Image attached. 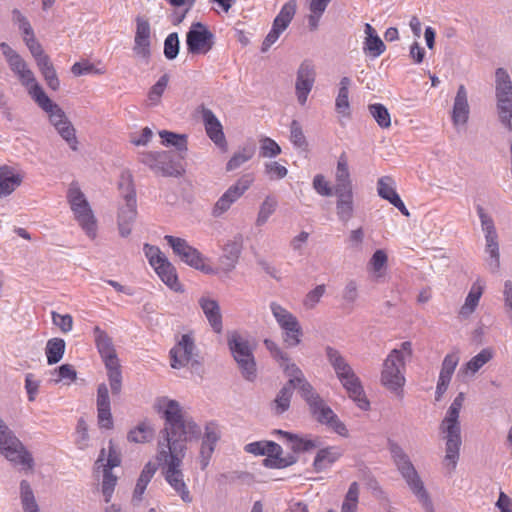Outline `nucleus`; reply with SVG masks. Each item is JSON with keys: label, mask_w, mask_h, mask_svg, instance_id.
I'll use <instances>...</instances> for the list:
<instances>
[{"label": "nucleus", "mask_w": 512, "mask_h": 512, "mask_svg": "<svg viewBox=\"0 0 512 512\" xmlns=\"http://www.w3.org/2000/svg\"><path fill=\"white\" fill-rule=\"evenodd\" d=\"M253 182V174H245L240 177L234 185L229 187L223 195L234 203L249 189Z\"/></svg>", "instance_id": "nucleus-39"}, {"label": "nucleus", "mask_w": 512, "mask_h": 512, "mask_svg": "<svg viewBox=\"0 0 512 512\" xmlns=\"http://www.w3.org/2000/svg\"><path fill=\"white\" fill-rule=\"evenodd\" d=\"M276 206H277V201L274 198L266 197V199L262 203L259 213H258V217H257V221H256L257 225H259V226L263 225L268 220L270 215L273 214V212L276 209Z\"/></svg>", "instance_id": "nucleus-60"}, {"label": "nucleus", "mask_w": 512, "mask_h": 512, "mask_svg": "<svg viewBox=\"0 0 512 512\" xmlns=\"http://www.w3.org/2000/svg\"><path fill=\"white\" fill-rule=\"evenodd\" d=\"M133 52L145 61L151 56V28L148 20L143 17L136 19Z\"/></svg>", "instance_id": "nucleus-19"}, {"label": "nucleus", "mask_w": 512, "mask_h": 512, "mask_svg": "<svg viewBox=\"0 0 512 512\" xmlns=\"http://www.w3.org/2000/svg\"><path fill=\"white\" fill-rule=\"evenodd\" d=\"M297 8L296 0H289L286 2L276 18L273 21V26L279 29L280 31H284L292 21Z\"/></svg>", "instance_id": "nucleus-37"}, {"label": "nucleus", "mask_w": 512, "mask_h": 512, "mask_svg": "<svg viewBox=\"0 0 512 512\" xmlns=\"http://www.w3.org/2000/svg\"><path fill=\"white\" fill-rule=\"evenodd\" d=\"M71 72L76 77L90 74L103 75L106 73V68L100 61L91 63L88 60H81L71 67Z\"/></svg>", "instance_id": "nucleus-40"}, {"label": "nucleus", "mask_w": 512, "mask_h": 512, "mask_svg": "<svg viewBox=\"0 0 512 512\" xmlns=\"http://www.w3.org/2000/svg\"><path fill=\"white\" fill-rule=\"evenodd\" d=\"M459 362V356L457 353L447 354L442 362L440 371V377L451 380L452 375L455 371Z\"/></svg>", "instance_id": "nucleus-58"}, {"label": "nucleus", "mask_w": 512, "mask_h": 512, "mask_svg": "<svg viewBox=\"0 0 512 512\" xmlns=\"http://www.w3.org/2000/svg\"><path fill=\"white\" fill-rule=\"evenodd\" d=\"M276 433L286 439L287 443L290 445V448L294 452L310 451L318 447L317 440L308 437H300L296 434H292L283 430H277Z\"/></svg>", "instance_id": "nucleus-33"}, {"label": "nucleus", "mask_w": 512, "mask_h": 512, "mask_svg": "<svg viewBox=\"0 0 512 512\" xmlns=\"http://www.w3.org/2000/svg\"><path fill=\"white\" fill-rule=\"evenodd\" d=\"M159 136L165 146H174L178 150L187 149V141L185 135L176 134L166 130L160 131Z\"/></svg>", "instance_id": "nucleus-54"}, {"label": "nucleus", "mask_w": 512, "mask_h": 512, "mask_svg": "<svg viewBox=\"0 0 512 512\" xmlns=\"http://www.w3.org/2000/svg\"><path fill=\"white\" fill-rule=\"evenodd\" d=\"M20 492L24 512H40L39 507L35 501L33 491L28 481H21Z\"/></svg>", "instance_id": "nucleus-47"}, {"label": "nucleus", "mask_w": 512, "mask_h": 512, "mask_svg": "<svg viewBox=\"0 0 512 512\" xmlns=\"http://www.w3.org/2000/svg\"><path fill=\"white\" fill-rule=\"evenodd\" d=\"M20 83L27 89L30 97L37 105H50V98L46 95L43 88L36 81L34 73L28 68L18 76Z\"/></svg>", "instance_id": "nucleus-26"}, {"label": "nucleus", "mask_w": 512, "mask_h": 512, "mask_svg": "<svg viewBox=\"0 0 512 512\" xmlns=\"http://www.w3.org/2000/svg\"><path fill=\"white\" fill-rule=\"evenodd\" d=\"M266 450H264V455L267 458L264 460L265 465L273 468H283L286 467L289 463L281 457L282 448L279 444L267 441Z\"/></svg>", "instance_id": "nucleus-36"}, {"label": "nucleus", "mask_w": 512, "mask_h": 512, "mask_svg": "<svg viewBox=\"0 0 512 512\" xmlns=\"http://www.w3.org/2000/svg\"><path fill=\"white\" fill-rule=\"evenodd\" d=\"M201 113L208 137L223 151H227V142L220 121L208 108L203 107Z\"/></svg>", "instance_id": "nucleus-24"}, {"label": "nucleus", "mask_w": 512, "mask_h": 512, "mask_svg": "<svg viewBox=\"0 0 512 512\" xmlns=\"http://www.w3.org/2000/svg\"><path fill=\"white\" fill-rule=\"evenodd\" d=\"M157 471V467L154 463L148 462L142 469L140 476L137 480L135 489H134V497L137 499H141L144 494L147 485L153 478Z\"/></svg>", "instance_id": "nucleus-42"}, {"label": "nucleus", "mask_w": 512, "mask_h": 512, "mask_svg": "<svg viewBox=\"0 0 512 512\" xmlns=\"http://www.w3.org/2000/svg\"><path fill=\"white\" fill-rule=\"evenodd\" d=\"M179 53V37L176 32L170 33L164 41V55L168 60H173Z\"/></svg>", "instance_id": "nucleus-59"}, {"label": "nucleus", "mask_w": 512, "mask_h": 512, "mask_svg": "<svg viewBox=\"0 0 512 512\" xmlns=\"http://www.w3.org/2000/svg\"><path fill=\"white\" fill-rule=\"evenodd\" d=\"M144 253L149 264L154 268L162 282L175 292H183V286L178 279L176 268L160 249L156 246L145 244Z\"/></svg>", "instance_id": "nucleus-12"}, {"label": "nucleus", "mask_w": 512, "mask_h": 512, "mask_svg": "<svg viewBox=\"0 0 512 512\" xmlns=\"http://www.w3.org/2000/svg\"><path fill=\"white\" fill-rule=\"evenodd\" d=\"M93 334L96 348L107 370L111 392L118 395L122 389V373L112 338L99 326L94 327Z\"/></svg>", "instance_id": "nucleus-7"}, {"label": "nucleus", "mask_w": 512, "mask_h": 512, "mask_svg": "<svg viewBox=\"0 0 512 512\" xmlns=\"http://www.w3.org/2000/svg\"><path fill=\"white\" fill-rule=\"evenodd\" d=\"M337 196L336 210L339 219L348 222L353 216V191H341L335 193Z\"/></svg>", "instance_id": "nucleus-34"}, {"label": "nucleus", "mask_w": 512, "mask_h": 512, "mask_svg": "<svg viewBox=\"0 0 512 512\" xmlns=\"http://www.w3.org/2000/svg\"><path fill=\"white\" fill-rule=\"evenodd\" d=\"M12 21L15 25L18 26V29L22 32L23 39L35 35L30 22L28 21L26 16L22 14L20 10H12Z\"/></svg>", "instance_id": "nucleus-56"}, {"label": "nucleus", "mask_w": 512, "mask_h": 512, "mask_svg": "<svg viewBox=\"0 0 512 512\" xmlns=\"http://www.w3.org/2000/svg\"><path fill=\"white\" fill-rule=\"evenodd\" d=\"M228 345L243 377L250 381L254 380L256 364L248 342L241 335L233 332L228 337Z\"/></svg>", "instance_id": "nucleus-13"}, {"label": "nucleus", "mask_w": 512, "mask_h": 512, "mask_svg": "<svg viewBox=\"0 0 512 512\" xmlns=\"http://www.w3.org/2000/svg\"><path fill=\"white\" fill-rule=\"evenodd\" d=\"M465 400V394L460 392L447 410L440 424V431L446 440V454L443 460L445 469L450 473L457 465L461 447L459 414Z\"/></svg>", "instance_id": "nucleus-4"}, {"label": "nucleus", "mask_w": 512, "mask_h": 512, "mask_svg": "<svg viewBox=\"0 0 512 512\" xmlns=\"http://www.w3.org/2000/svg\"><path fill=\"white\" fill-rule=\"evenodd\" d=\"M405 362L398 351H391L384 360L381 371V384L397 397H403L405 385Z\"/></svg>", "instance_id": "nucleus-11"}, {"label": "nucleus", "mask_w": 512, "mask_h": 512, "mask_svg": "<svg viewBox=\"0 0 512 512\" xmlns=\"http://www.w3.org/2000/svg\"><path fill=\"white\" fill-rule=\"evenodd\" d=\"M196 355V346L190 334H183L170 350L171 366L179 369L190 364Z\"/></svg>", "instance_id": "nucleus-17"}, {"label": "nucleus", "mask_w": 512, "mask_h": 512, "mask_svg": "<svg viewBox=\"0 0 512 512\" xmlns=\"http://www.w3.org/2000/svg\"><path fill=\"white\" fill-rule=\"evenodd\" d=\"M20 172L8 165L0 166V198L11 195L22 183Z\"/></svg>", "instance_id": "nucleus-27"}, {"label": "nucleus", "mask_w": 512, "mask_h": 512, "mask_svg": "<svg viewBox=\"0 0 512 512\" xmlns=\"http://www.w3.org/2000/svg\"><path fill=\"white\" fill-rule=\"evenodd\" d=\"M48 115L51 124L58 133L64 138V111L50 99V105H38Z\"/></svg>", "instance_id": "nucleus-43"}, {"label": "nucleus", "mask_w": 512, "mask_h": 512, "mask_svg": "<svg viewBox=\"0 0 512 512\" xmlns=\"http://www.w3.org/2000/svg\"><path fill=\"white\" fill-rule=\"evenodd\" d=\"M165 240L173 249V252L187 265L202 271L206 274H215L216 270L205 262V258L194 247L190 246L186 240L166 235Z\"/></svg>", "instance_id": "nucleus-15"}, {"label": "nucleus", "mask_w": 512, "mask_h": 512, "mask_svg": "<svg viewBox=\"0 0 512 512\" xmlns=\"http://www.w3.org/2000/svg\"><path fill=\"white\" fill-rule=\"evenodd\" d=\"M492 358V349H482L477 355H475L465 364V366L461 369V372L473 375L477 371H479L486 363H488Z\"/></svg>", "instance_id": "nucleus-38"}, {"label": "nucleus", "mask_w": 512, "mask_h": 512, "mask_svg": "<svg viewBox=\"0 0 512 512\" xmlns=\"http://www.w3.org/2000/svg\"><path fill=\"white\" fill-rule=\"evenodd\" d=\"M199 305L203 310L209 324L213 328L216 333L222 332V316L220 312V307L217 301L213 299H209L206 297H202L199 300Z\"/></svg>", "instance_id": "nucleus-30"}, {"label": "nucleus", "mask_w": 512, "mask_h": 512, "mask_svg": "<svg viewBox=\"0 0 512 512\" xmlns=\"http://www.w3.org/2000/svg\"><path fill=\"white\" fill-rule=\"evenodd\" d=\"M271 311L281 329L291 326L292 328L296 327L297 318L281 305L272 303Z\"/></svg>", "instance_id": "nucleus-44"}, {"label": "nucleus", "mask_w": 512, "mask_h": 512, "mask_svg": "<svg viewBox=\"0 0 512 512\" xmlns=\"http://www.w3.org/2000/svg\"><path fill=\"white\" fill-rule=\"evenodd\" d=\"M37 65H38L39 70L41 71L44 79L46 80L47 85L51 89L56 90L59 87L60 83L56 76L55 69H54L49 57L46 59H42V60L40 59L39 63Z\"/></svg>", "instance_id": "nucleus-50"}, {"label": "nucleus", "mask_w": 512, "mask_h": 512, "mask_svg": "<svg viewBox=\"0 0 512 512\" xmlns=\"http://www.w3.org/2000/svg\"><path fill=\"white\" fill-rule=\"evenodd\" d=\"M335 181V193L352 190V182L349 172V158L345 151H343L338 157L335 171Z\"/></svg>", "instance_id": "nucleus-28"}, {"label": "nucleus", "mask_w": 512, "mask_h": 512, "mask_svg": "<svg viewBox=\"0 0 512 512\" xmlns=\"http://www.w3.org/2000/svg\"><path fill=\"white\" fill-rule=\"evenodd\" d=\"M469 116V105L467 101V92L463 85L458 88L455 97L452 120L455 125L465 124Z\"/></svg>", "instance_id": "nucleus-31"}, {"label": "nucleus", "mask_w": 512, "mask_h": 512, "mask_svg": "<svg viewBox=\"0 0 512 512\" xmlns=\"http://www.w3.org/2000/svg\"><path fill=\"white\" fill-rule=\"evenodd\" d=\"M121 464V454L113 444L109 441L108 450L103 448L100 451L99 457L95 463L97 469L102 468L103 480L101 485V492L106 502H110L117 485V476L112 473L114 467Z\"/></svg>", "instance_id": "nucleus-10"}, {"label": "nucleus", "mask_w": 512, "mask_h": 512, "mask_svg": "<svg viewBox=\"0 0 512 512\" xmlns=\"http://www.w3.org/2000/svg\"><path fill=\"white\" fill-rule=\"evenodd\" d=\"M359 498V485L357 482H353L343 501L341 512H356Z\"/></svg>", "instance_id": "nucleus-53"}, {"label": "nucleus", "mask_w": 512, "mask_h": 512, "mask_svg": "<svg viewBox=\"0 0 512 512\" xmlns=\"http://www.w3.org/2000/svg\"><path fill=\"white\" fill-rule=\"evenodd\" d=\"M387 263V253L382 249L376 250L368 262V270L373 279L378 280L385 275Z\"/></svg>", "instance_id": "nucleus-35"}, {"label": "nucleus", "mask_w": 512, "mask_h": 512, "mask_svg": "<svg viewBox=\"0 0 512 512\" xmlns=\"http://www.w3.org/2000/svg\"><path fill=\"white\" fill-rule=\"evenodd\" d=\"M342 456V450L336 446L320 449L313 462L316 471H322L333 465Z\"/></svg>", "instance_id": "nucleus-32"}, {"label": "nucleus", "mask_w": 512, "mask_h": 512, "mask_svg": "<svg viewBox=\"0 0 512 512\" xmlns=\"http://www.w3.org/2000/svg\"><path fill=\"white\" fill-rule=\"evenodd\" d=\"M497 108L501 122L512 130V83L508 73L499 68L496 71Z\"/></svg>", "instance_id": "nucleus-14"}, {"label": "nucleus", "mask_w": 512, "mask_h": 512, "mask_svg": "<svg viewBox=\"0 0 512 512\" xmlns=\"http://www.w3.org/2000/svg\"><path fill=\"white\" fill-rule=\"evenodd\" d=\"M478 215L481 220L482 229L485 233L486 239V252L492 258L491 266L497 270L500 266L499 244L498 235L494 226V222L485 212L484 209L478 208Z\"/></svg>", "instance_id": "nucleus-18"}, {"label": "nucleus", "mask_w": 512, "mask_h": 512, "mask_svg": "<svg viewBox=\"0 0 512 512\" xmlns=\"http://www.w3.org/2000/svg\"><path fill=\"white\" fill-rule=\"evenodd\" d=\"M349 85L350 79L348 77H343L340 81V88L338 92V96L335 101L336 111L343 116L350 115V104H349Z\"/></svg>", "instance_id": "nucleus-41"}, {"label": "nucleus", "mask_w": 512, "mask_h": 512, "mask_svg": "<svg viewBox=\"0 0 512 512\" xmlns=\"http://www.w3.org/2000/svg\"><path fill=\"white\" fill-rule=\"evenodd\" d=\"M153 430L145 423L139 424L128 434V440L135 443H144L152 438Z\"/></svg>", "instance_id": "nucleus-55"}, {"label": "nucleus", "mask_w": 512, "mask_h": 512, "mask_svg": "<svg viewBox=\"0 0 512 512\" xmlns=\"http://www.w3.org/2000/svg\"><path fill=\"white\" fill-rule=\"evenodd\" d=\"M169 82L167 74L162 75L159 80L150 88L147 94V102L150 106H156L160 103Z\"/></svg>", "instance_id": "nucleus-46"}, {"label": "nucleus", "mask_w": 512, "mask_h": 512, "mask_svg": "<svg viewBox=\"0 0 512 512\" xmlns=\"http://www.w3.org/2000/svg\"><path fill=\"white\" fill-rule=\"evenodd\" d=\"M96 406L99 426L105 429H112L113 418L111 414V402L108 387L105 383L98 385Z\"/></svg>", "instance_id": "nucleus-22"}, {"label": "nucleus", "mask_w": 512, "mask_h": 512, "mask_svg": "<svg viewBox=\"0 0 512 512\" xmlns=\"http://www.w3.org/2000/svg\"><path fill=\"white\" fill-rule=\"evenodd\" d=\"M377 191L380 197L389 201L395 206L403 215L409 216V211L396 192L395 182L390 176H383L378 179Z\"/></svg>", "instance_id": "nucleus-25"}, {"label": "nucleus", "mask_w": 512, "mask_h": 512, "mask_svg": "<svg viewBox=\"0 0 512 512\" xmlns=\"http://www.w3.org/2000/svg\"><path fill=\"white\" fill-rule=\"evenodd\" d=\"M186 45L191 54H207L214 45V35L206 25L193 23L186 34Z\"/></svg>", "instance_id": "nucleus-16"}, {"label": "nucleus", "mask_w": 512, "mask_h": 512, "mask_svg": "<svg viewBox=\"0 0 512 512\" xmlns=\"http://www.w3.org/2000/svg\"><path fill=\"white\" fill-rule=\"evenodd\" d=\"M254 155L253 148H243L241 151L235 153L228 161L226 169L232 171L240 167L242 164L250 160Z\"/></svg>", "instance_id": "nucleus-57"}, {"label": "nucleus", "mask_w": 512, "mask_h": 512, "mask_svg": "<svg viewBox=\"0 0 512 512\" xmlns=\"http://www.w3.org/2000/svg\"><path fill=\"white\" fill-rule=\"evenodd\" d=\"M369 111L381 128L390 127L391 117L384 105L380 103L371 104L369 105Z\"/></svg>", "instance_id": "nucleus-52"}, {"label": "nucleus", "mask_w": 512, "mask_h": 512, "mask_svg": "<svg viewBox=\"0 0 512 512\" xmlns=\"http://www.w3.org/2000/svg\"><path fill=\"white\" fill-rule=\"evenodd\" d=\"M125 205L120 209L118 216V227L121 236L127 237L131 233V224L137 215L136 194L129 184L127 193L124 195Z\"/></svg>", "instance_id": "nucleus-20"}, {"label": "nucleus", "mask_w": 512, "mask_h": 512, "mask_svg": "<svg viewBox=\"0 0 512 512\" xmlns=\"http://www.w3.org/2000/svg\"><path fill=\"white\" fill-rule=\"evenodd\" d=\"M284 342L288 347H295L301 342L302 329L299 322H296V327L283 328Z\"/></svg>", "instance_id": "nucleus-62"}, {"label": "nucleus", "mask_w": 512, "mask_h": 512, "mask_svg": "<svg viewBox=\"0 0 512 512\" xmlns=\"http://www.w3.org/2000/svg\"><path fill=\"white\" fill-rule=\"evenodd\" d=\"M330 1L331 0H310L309 9L311 14L309 15L308 23L311 30L317 29L319 20Z\"/></svg>", "instance_id": "nucleus-48"}, {"label": "nucleus", "mask_w": 512, "mask_h": 512, "mask_svg": "<svg viewBox=\"0 0 512 512\" xmlns=\"http://www.w3.org/2000/svg\"><path fill=\"white\" fill-rule=\"evenodd\" d=\"M326 287L324 284L316 286L313 290H311L304 299V306L308 309L314 308L320 301L321 297L324 295Z\"/></svg>", "instance_id": "nucleus-63"}, {"label": "nucleus", "mask_w": 512, "mask_h": 512, "mask_svg": "<svg viewBox=\"0 0 512 512\" xmlns=\"http://www.w3.org/2000/svg\"><path fill=\"white\" fill-rule=\"evenodd\" d=\"M0 454L23 471H32L34 459L24 444L0 418Z\"/></svg>", "instance_id": "nucleus-8"}, {"label": "nucleus", "mask_w": 512, "mask_h": 512, "mask_svg": "<svg viewBox=\"0 0 512 512\" xmlns=\"http://www.w3.org/2000/svg\"><path fill=\"white\" fill-rule=\"evenodd\" d=\"M285 374L290 377V383L299 387L302 397L309 404L311 413L318 422L328 425L337 434L347 437L348 430L343 422H341L332 409L325 404L323 399L313 391L312 386L305 380L300 368L296 365H288L285 368Z\"/></svg>", "instance_id": "nucleus-2"}, {"label": "nucleus", "mask_w": 512, "mask_h": 512, "mask_svg": "<svg viewBox=\"0 0 512 512\" xmlns=\"http://www.w3.org/2000/svg\"><path fill=\"white\" fill-rule=\"evenodd\" d=\"M484 291V284L481 280L475 281L466 296L464 304L459 309L460 318H468L476 310Z\"/></svg>", "instance_id": "nucleus-29"}, {"label": "nucleus", "mask_w": 512, "mask_h": 512, "mask_svg": "<svg viewBox=\"0 0 512 512\" xmlns=\"http://www.w3.org/2000/svg\"><path fill=\"white\" fill-rule=\"evenodd\" d=\"M391 454L394 462L398 467V470L402 474L403 478L406 480L412 492L422 503L425 510L427 512H433V506L429 498V495L426 489L424 488L423 482L420 479L413 464L410 462L408 456L399 446L395 444L391 446Z\"/></svg>", "instance_id": "nucleus-9"}, {"label": "nucleus", "mask_w": 512, "mask_h": 512, "mask_svg": "<svg viewBox=\"0 0 512 512\" xmlns=\"http://www.w3.org/2000/svg\"><path fill=\"white\" fill-rule=\"evenodd\" d=\"M386 46L378 35L371 38H365L363 42V51L366 55L377 58L384 53Z\"/></svg>", "instance_id": "nucleus-51"}, {"label": "nucleus", "mask_w": 512, "mask_h": 512, "mask_svg": "<svg viewBox=\"0 0 512 512\" xmlns=\"http://www.w3.org/2000/svg\"><path fill=\"white\" fill-rule=\"evenodd\" d=\"M260 155L264 158L276 157L281 153L280 146L271 138L261 139Z\"/></svg>", "instance_id": "nucleus-61"}, {"label": "nucleus", "mask_w": 512, "mask_h": 512, "mask_svg": "<svg viewBox=\"0 0 512 512\" xmlns=\"http://www.w3.org/2000/svg\"><path fill=\"white\" fill-rule=\"evenodd\" d=\"M170 156L167 152H149L142 155L141 161L152 169L167 176H178L182 174L181 166L168 165Z\"/></svg>", "instance_id": "nucleus-23"}, {"label": "nucleus", "mask_w": 512, "mask_h": 512, "mask_svg": "<svg viewBox=\"0 0 512 512\" xmlns=\"http://www.w3.org/2000/svg\"><path fill=\"white\" fill-rule=\"evenodd\" d=\"M155 409L166 421L163 441L159 442L158 447H172V444L186 446V442L199 435L200 429L193 421L184 418L182 408L177 401L167 397L158 398Z\"/></svg>", "instance_id": "nucleus-1"}, {"label": "nucleus", "mask_w": 512, "mask_h": 512, "mask_svg": "<svg viewBox=\"0 0 512 512\" xmlns=\"http://www.w3.org/2000/svg\"><path fill=\"white\" fill-rule=\"evenodd\" d=\"M45 354L49 365L58 363L64 354V340L60 338H52L48 340L45 348Z\"/></svg>", "instance_id": "nucleus-45"}, {"label": "nucleus", "mask_w": 512, "mask_h": 512, "mask_svg": "<svg viewBox=\"0 0 512 512\" xmlns=\"http://www.w3.org/2000/svg\"><path fill=\"white\" fill-rule=\"evenodd\" d=\"M291 387L299 389L297 384H296V386H294L289 381L288 384L280 390L279 394L277 395L276 399L274 400L275 413L282 414L283 412L288 410V408L290 406L291 395H292Z\"/></svg>", "instance_id": "nucleus-49"}, {"label": "nucleus", "mask_w": 512, "mask_h": 512, "mask_svg": "<svg viewBox=\"0 0 512 512\" xmlns=\"http://www.w3.org/2000/svg\"><path fill=\"white\" fill-rule=\"evenodd\" d=\"M186 446L172 445V447H158L156 461L161 468L167 483L180 496L183 502L191 503L193 498L187 484L181 466L185 457Z\"/></svg>", "instance_id": "nucleus-3"}, {"label": "nucleus", "mask_w": 512, "mask_h": 512, "mask_svg": "<svg viewBox=\"0 0 512 512\" xmlns=\"http://www.w3.org/2000/svg\"><path fill=\"white\" fill-rule=\"evenodd\" d=\"M326 353L330 364L334 368L338 379L346 389L349 397L360 409L368 410L370 402L366 398L362 384L353 369L337 350L328 347Z\"/></svg>", "instance_id": "nucleus-5"}, {"label": "nucleus", "mask_w": 512, "mask_h": 512, "mask_svg": "<svg viewBox=\"0 0 512 512\" xmlns=\"http://www.w3.org/2000/svg\"><path fill=\"white\" fill-rule=\"evenodd\" d=\"M73 219L90 238L95 239L98 231V221L94 211L78 183L72 182L66 192Z\"/></svg>", "instance_id": "nucleus-6"}, {"label": "nucleus", "mask_w": 512, "mask_h": 512, "mask_svg": "<svg viewBox=\"0 0 512 512\" xmlns=\"http://www.w3.org/2000/svg\"><path fill=\"white\" fill-rule=\"evenodd\" d=\"M290 133V139L295 146L303 148L307 145L302 128L296 120H293L291 123Z\"/></svg>", "instance_id": "nucleus-64"}, {"label": "nucleus", "mask_w": 512, "mask_h": 512, "mask_svg": "<svg viewBox=\"0 0 512 512\" xmlns=\"http://www.w3.org/2000/svg\"><path fill=\"white\" fill-rule=\"evenodd\" d=\"M315 68L310 61H304L297 72L296 95L300 104H305L315 82Z\"/></svg>", "instance_id": "nucleus-21"}]
</instances>
